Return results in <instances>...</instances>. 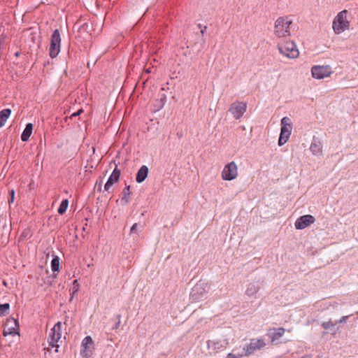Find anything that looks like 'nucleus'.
<instances>
[{"mask_svg": "<svg viewBox=\"0 0 358 358\" xmlns=\"http://www.w3.org/2000/svg\"><path fill=\"white\" fill-rule=\"evenodd\" d=\"M351 13L345 9L334 17L332 22V29L336 34H341L350 30L352 21Z\"/></svg>", "mask_w": 358, "mask_h": 358, "instance_id": "obj_1", "label": "nucleus"}, {"mask_svg": "<svg viewBox=\"0 0 358 358\" xmlns=\"http://www.w3.org/2000/svg\"><path fill=\"white\" fill-rule=\"evenodd\" d=\"M292 20L287 17H278L274 24L273 34L277 38L287 37L291 35L290 26L292 24Z\"/></svg>", "mask_w": 358, "mask_h": 358, "instance_id": "obj_2", "label": "nucleus"}, {"mask_svg": "<svg viewBox=\"0 0 358 358\" xmlns=\"http://www.w3.org/2000/svg\"><path fill=\"white\" fill-rule=\"evenodd\" d=\"M277 48L280 53L287 58L296 59L299 56V50L292 41L279 43Z\"/></svg>", "mask_w": 358, "mask_h": 358, "instance_id": "obj_3", "label": "nucleus"}, {"mask_svg": "<svg viewBox=\"0 0 358 358\" xmlns=\"http://www.w3.org/2000/svg\"><path fill=\"white\" fill-rule=\"evenodd\" d=\"M62 324L61 322H58L55 326L50 329V331L48 335V342L49 345L52 348L55 347V352H58V348L59 346V343H62Z\"/></svg>", "mask_w": 358, "mask_h": 358, "instance_id": "obj_4", "label": "nucleus"}, {"mask_svg": "<svg viewBox=\"0 0 358 358\" xmlns=\"http://www.w3.org/2000/svg\"><path fill=\"white\" fill-rule=\"evenodd\" d=\"M266 345V343L264 339L262 338H252L250 339V343L243 348L244 354H242L243 357L250 356L255 352L259 351L264 348Z\"/></svg>", "mask_w": 358, "mask_h": 358, "instance_id": "obj_5", "label": "nucleus"}, {"mask_svg": "<svg viewBox=\"0 0 358 358\" xmlns=\"http://www.w3.org/2000/svg\"><path fill=\"white\" fill-rule=\"evenodd\" d=\"M292 129V124L291 120L287 117H284L281 120L280 135L278 140L280 146L284 145L289 139Z\"/></svg>", "mask_w": 358, "mask_h": 358, "instance_id": "obj_6", "label": "nucleus"}, {"mask_svg": "<svg viewBox=\"0 0 358 358\" xmlns=\"http://www.w3.org/2000/svg\"><path fill=\"white\" fill-rule=\"evenodd\" d=\"M61 36L58 29H55L50 39L49 55L51 58L56 57L60 52Z\"/></svg>", "mask_w": 358, "mask_h": 358, "instance_id": "obj_7", "label": "nucleus"}, {"mask_svg": "<svg viewBox=\"0 0 358 358\" xmlns=\"http://www.w3.org/2000/svg\"><path fill=\"white\" fill-rule=\"evenodd\" d=\"M238 166L234 162H231L227 164L222 171V179L227 181L236 179L238 175Z\"/></svg>", "mask_w": 358, "mask_h": 358, "instance_id": "obj_8", "label": "nucleus"}, {"mask_svg": "<svg viewBox=\"0 0 358 358\" xmlns=\"http://www.w3.org/2000/svg\"><path fill=\"white\" fill-rule=\"evenodd\" d=\"M331 68L329 66H313L311 69L312 76L315 79H323L331 76Z\"/></svg>", "mask_w": 358, "mask_h": 358, "instance_id": "obj_9", "label": "nucleus"}, {"mask_svg": "<svg viewBox=\"0 0 358 358\" xmlns=\"http://www.w3.org/2000/svg\"><path fill=\"white\" fill-rule=\"evenodd\" d=\"M246 109L247 103L245 102L237 101L231 105L229 110L233 115L235 119L238 120L243 117L246 111Z\"/></svg>", "mask_w": 358, "mask_h": 358, "instance_id": "obj_10", "label": "nucleus"}, {"mask_svg": "<svg viewBox=\"0 0 358 358\" xmlns=\"http://www.w3.org/2000/svg\"><path fill=\"white\" fill-rule=\"evenodd\" d=\"M94 341L91 336H86L82 341L80 355L82 357L88 358L93 354Z\"/></svg>", "mask_w": 358, "mask_h": 358, "instance_id": "obj_11", "label": "nucleus"}, {"mask_svg": "<svg viewBox=\"0 0 358 358\" xmlns=\"http://www.w3.org/2000/svg\"><path fill=\"white\" fill-rule=\"evenodd\" d=\"M229 345L228 338L222 340H213L207 342L208 348L212 350L215 353L224 350Z\"/></svg>", "mask_w": 358, "mask_h": 358, "instance_id": "obj_12", "label": "nucleus"}, {"mask_svg": "<svg viewBox=\"0 0 358 358\" xmlns=\"http://www.w3.org/2000/svg\"><path fill=\"white\" fill-rule=\"evenodd\" d=\"M3 334L5 336L8 335H18L19 325L17 321L13 318L7 320Z\"/></svg>", "mask_w": 358, "mask_h": 358, "instance_id": "obj_13", "label": "nucleus"}, {"mask_svg": "<svg viewBox=\"0 0 358 358\" xmlns=\"http://www.w3.org/2000/svg\"><path fill=\"white\" fill-rule=\"evenodd\" d=\"M315 221V217L311 215H306L299 217L294 224L296 229H303L310 224H313Z\"/></svg>", "mask_w": 358, "mask_h": 358, "instance_id": "obj_14", "label": "nucleus"}, {"mask_svg": "<svg viewBox=\"0 0 358 358\" xmlns=\"http://www.w3.org/2000/svg\"><path fill=\"white\" fill-rule=\"evenodd\" d=\"M120 176V171L116 167L110 176L109 177L108 181L105 184L104 189L106 191H109L113 185L119 180Z\"/></svg>", "mask_w": 358, "mask_h": 358, "instance_id": "obj_15", "label": "nucleus"}, {"mask_svg": "<svg viewBox=\"0 0 358 358\" xmlns=\"http://www.w3.org/2000/svg\"><path fill=\"white\" fill-rule=\"evenodd\" d=\"M148 174V168L143 165L142 166L140 169L138 171L137 175H136V182L138 183H141L143 182L145 178H147Z\"/></svg>", "mask_w": 358, "mask_h": 358, "instance_id": "obj_16", "label": "nucleus"}, {"mask_svg": "<svg viewBox=\"0 0 358 358\" xmlns=\"http://www.w3.org/2000/svg\"><path fill=\"white\" fill-rule=\"evenodd\" d=\"M33 130V124L31 123H28L26 125L25 129H24L22 135L21 139L22 141H27L32 134Z\"/></svg>", "mask_w": 358, "mask_h": 358, "instance_id": "obj_17", "label": "nucleus"}, {"mask_svg": "<svg viewBox=\"0 0 358 358\" xmlns=\"http://www.w3.org/2000/svg\"><path fill=\"white\" fill-rule=\"evenodd\" d=\"M10 113L11 110L9 108L3 109L0 111V128L5 124Z\"/></svg>", "mask_w": 358, "mask_h": 358, "instance_id": "obj_18", "label": "nucleus"}, {"mask_svg": "<svg viewBox=\"0 0 358 358\" xmlns=\"http://www.w3.org/2000/svg\"><path fill=\"white\" fill-rule=\"evenodd\" d=\"M285 329L284 328L274 329V333L271 336V342H275L280 339L285 334Z\"/></svg>", "mask_w": 358, "mask_h": 358, "instance_id": "obj_19", "label": "nucleus"}, {"mask_svg": "<svg viewBox=\"0 0 358 358\" xmlns=\"http://www.w3.org/2000/svg\"><path fill=\"white\" fill-rule=\"evenodd\" d=\"M310 150L314 155H320L322 153V147L319 143H312Z\"/></svg>", "mask_w": 358, "mask_h": 358, "instance_id": "obj_20", "label": "nucleus"}, {"mask_svg": "<svg viewBox=\"0 0 358 358\" xmlns=\"http://www.w3.org/2000/svg\"><path fill=\"white\" fill-rule=\"evenodd\" d=\"M68 206H69L68 200L67 199L63 200L62 201V203H60V206L58 208V210H57L58 213L60 215H63L66 212V210L68 208Z\"/></svg>", "mask_w": 358, "mask_h": 358, "instance_id": "obj_21", "label": "nucleus"}, {"mask_svg": "<svg viewBox=\"0 0 358 358\" xmlns=\"http://www.w3.org/2000/svg\"><path fill=\"white\" fill-rule=\"evenodd\" d=\"M51 268L52 271H59V259L58 257H55L51 262Z\"/></svg>", "mask_w": 358, "mask_h": 358, "instance_id": "obj_22", "label": "nucleus"}, {"mask_svg": "<svg viewBox=\"0 0 358 358\" xmlns=\"http://www.w3.org/2000/svg\"><path fill=\"white\" fill-rule=\"evenodd\" d=\"M79 287H80V285L78 283V280H73L72 287L70 289V292H71L72 297H73L74 295L77 294V292L79 290Z\"/></svg>", "mask_w": 358, "mask_h": 358, "instance_id": "obj_23", "label": "nucleus"}, {"mask_svg": "<svg viewBox=\"0 0 358 358\" xmlns=\"http://www.w3.org/2000/svg\"><path fill=\"white\" fill-rule=\"evenodd\" d=\"M257 291H258V289L255 285L250 284L248 285V287L246 289V294L248 295L252 296L254 294H255Z\"/></svg>", "mask_w": 358, "mask_h": 358, "instance_id": "obj_24", "label": "nucleus"}, {"mask_svg": "<svg viewBox=\"0 0 358 358\" xmlns=\"http://www.w3.org/2000/svg\"><path fill=\"white\" fill-rule=\"evenodd\" d=\"M130 194V186H127L123 190V196L122 198V200H124L127 203L129 201V196Z\"/></svg>", "mask_w": 358, "mask_h": 358, "instance_id": "obj_25", "label": "nucleus"}, {"mask_svg": "<svg viewBox=\"0 0 358 358\" xmlns=\"http://www.w3.org/2000/svg\"><path fill=\"white\" fill-rule=\"evenodd\" d=\"M9 308L10 305L8 303L0 304V315H4Z\"/></svg>", "mask_w": 358, "mask_h": 358, "instance_id": "obj_26", "label": "nucleus"}, {"mask_svg": "<svg viewBox=\"0 0 358 358\" xmlns=\"http://www.w3.org/2000/svg\"><path fill=\"white\" fill-rule=\"evenodd\" d=\"M334 325L335 324H334L331 321L324 322L322 323V327L326 329H329L330 327H333Z\"/></svg>", "mask_w": 358, "mask_h": 358, "instance_id": "obj_27", "label": "nucleus"}, {"mask_svg": "<svg viewBox=\"0 0 358 358\" xmlns=\"http://www.w3.org/2000/svg\"><path fill=\"white\" fill-rule=\"evenodd\" d=\"M14 197H15V191L13 189H12L10 191V199H8V203L10 205L14 202Z\"/></svg>", "mask_w": 358, "mask_h": 358, "instance_id": "obj_28", "label": "nucleus"}, {"mask_svg": "<svg viewBox=\"0 0 358 358\" xmlns=\"http://www.w3.org/2000/svg\"><path fill=\"white\" fill-rule=\"evenodd\" d=\"M137 229H138V224L137 223H134L133 224V226L131 227V229H130V233H136L138 234V231H137Z\"/></svg>", "mask_w": 358, "mask_h": 358, "instance_id": "obj_29", "label": "nucleus"}, {"mask_svg": "<svg viewBox=\"0 0 358 358\" xmlns=\"http://www.w3.org/2000/svg\"><path fill=\"white\" fill-rule=\"evenodd\" d=\"M243 355H234L233 353H229L227 356V358H241Z\"/></svg>", "mask_w": 358, "mask_h": 358, "instance_id": "obj_30", "label": "nucleus"}, {"mask_svg": "<svg viewBox=\"0 0 358 358\" xmlns=\"http://www.w3.org/2000/svg\"><path fill=\"white\" fill-rule=\"evenodd\" d=\"M88 28V24H84L83 25H82L80 29H79V32L80 33H82V32H84Z\"/></svg>", "mask_w": 358, "mask_h": 358, "instance_id": "obj_31", "label": "nucleus"}, {"mask_svg": "<svg viewBox=\"0 0 358 358\" xmlns=\"http://www.w3.org/2000/svg\"><path fill=\"white\" fill-rule=\"evenodd\" d=\"M206 286H207V284H206V283H204V282H203V283H199V284H197V285H196L195 289H201V288H204V287H206Z\"/></svg>", "mask_w": 358, "mask_h": 358, "instance_id": "obj_32", "label": "nucleus"}, {"mask_svg": "<svg viewBox=\"0 0 358 358\" xmlns=\"http://www.w3.org/2000/svg\"><path fill=\"white\" fill-rule=\"evenodd\" d=\"M118 322L116 323V324L115 325L114 328L115 329H117L120 325V315H118Z\"/></svg>", "mask_w": 358, "mask_h": 358, "instance_id": "obj_33", "label": "nucleus"}, {"mask_svg": "<svg viewBox=\"0 0 358 358\" xmlns=\"http://www.w3.org/2000/svg\"><path fill=\"white\" fill-rule=\"evenodd\" d=\"M82 112H83V110H82V109H80V110H79L78 112L73 113V114L71 115V117H76V116H78V115H79Z\"/></svg>", "mask_w": 358, "mask_h": 358, "instance_id": "obj_34", "label": "nucleus"}, {"mask_svg": "<svg viewBox=\"0 0 358 358\" xmlns=\"http://www.w3.org/2000/svg\"><path fill=\"white\" fill-rule=\"evenodd\" d=\"M347 317H342L340 320H339V322H344L345 321V319H346Z\"/></svg>", "mask_w": 358, "mask_h": 358, "instance_id": "obj_35", "label": "nucleus"}, {"mask_svg": "<svg viewBox=\"0 0 358 358\" xmlns=\"http://www.w3.org/2000/svg\"><path fill=\"white\" fill-rule=\"evenodd\" d=\"M146 71H147V73H150L151 72V71L150 69H147Z\"/></svg>", "mask_w": 358, "mask_h": 358, "instance_id": "obj_36", "label": "nucleus"}]
</instances>
